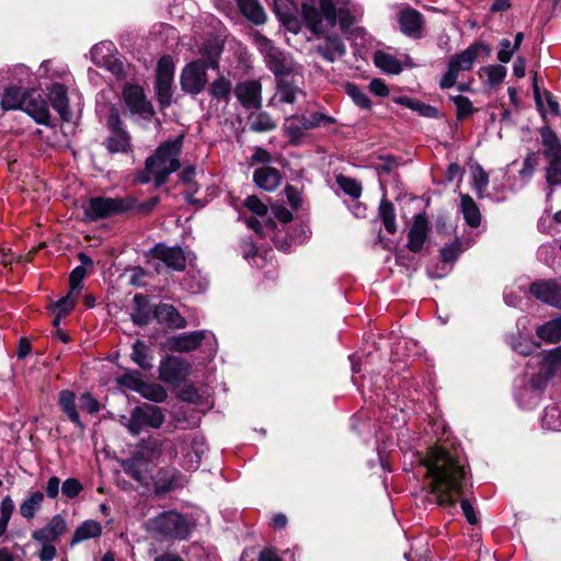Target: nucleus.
Returning a JSON list of instances; mask_svg holds the SVG:
<instances>
[{"mask_svg":"<svg viewBox=\"0 0 561 561\" xmlns=\"http://www.w3.org/2000/svg\"><path fill=\"white\" fill-rule=\"evenodd\" d=\"M419 461L425 469L424 480L431 501L442 507H454L463 492L466 459L457 450L434 446Z\"/></svg>","mask_w":561,"mask_h":561,"instance_id":"f257e3e1","label":"nucleus"},{"mask_svg":"<svg viewBox=\"0 0 561 561\" xmlns=\"http://www.w3.org/2000/svg\"><path fill=\"white\" fill-rule=\"evenodd\" d=\"M318 8L302 3L301 12L307 27L314 34H322L336 24L347 32L362 15L359 7L352 0H318Z\"/></svg>","mask_w":561,"mask_h":561,"instance_id":"f03ea898","label":"nucleus"},{"mask_svg":"<svg viewBox=\"0 0 561 561\" xmlns=\"http://www.w3.org/2000/svg\"><path fill=\"white\" fill-rule=\"evenodd\" d=\"M182 145V136L161 144L154 154L147 158L146 168L139 174L138 180L141 183L153 182L156 186L165 183L169 175L180 169L179 157Z\"/></svg>","mask_w":561,"mask_h":561,"instance_id":"7ed1b4c3","label":"nucleus"},{"mask_svg":"<svg viewBox=\"0 0 561 561\" xmlns=\"http://www.w3.org/2000/svg\"><path fill=\"white\" fill-rule=\"evenodd\" d=\"M482 50L486 53L490 51L485 45L474 43L460 54L454 55L448 61L447 70L439 81V87L442 89H449L454 87L459 73L461 71H469Z\"/></svg>","mask_w":561,"mask_h":561,"instance_id":"20e7f679","label":"nucleus"},{"mask_svg":"<svg viewBox=\"0 0 561 561\" xmlns=\"http://www.w3.org/2000/svg\"><path fill=\"white\" fill-rule=\"evenodd\" d=\"M150 531L159 534L163 537L174 539H186L191 533L188 520L174 511L163 512L151 518L148 523Z\"/></svg>","mask_w":561,"mask_h":561,"instance_id":"39448f33","label":"nucleus"},{"mask_svg":"<svg viewBox=\"0 0 561 561\" xmlns=\"http://www.w3.org/2000/svg\"><path fill=\"white\" fill-rule=\"evenodd\" d=\"M130 207L131 201L119 197H92L82 206L84 217L89 221H96L122 214Z\"/></svg>","mask_w":561,"mask_h":561,"instance_id":"423d86ee","label":"nucleus"},{"mask_svg":"<svg viewBox=\"0 0 561 561\" xmlns=\"http://www.w3.org/2000/svg\"><path fill=\"white\" fill-rule=\"evenodd\" d=\"M259 51L263 55L267 68L278 78L293 70L291 58L261 34L254 35Z\"/></svg>","mask_w":561,"mask_h":561,"instance_id":"0eeeda50","label":"nucleus"},{"mask_svg":"<svg viewBox=\"0 0 561 561\" xmlns=\"http://www.w3.org/2000/svg\"><path fill=\"white\" fill-rule=\"evenodd\" d=\"M165 420L162 410L152 404H144L133 410L126 424L133 435H139L146 427L159 428Z\"/></svg>","mask_w":561,"mask_h":561,"instance_id":"6e6552de","label":"nucleus"},{"mask_svg":"<svg viewBox=\"0 0 561 561\" xmlns=\"http://www.w3.org/2000/svg\"><path fill=\"white\" fill-rule=\"evenodd\" d=\"M159 450L151 446H144L130 458L122 462L124 471L137 482L144 483L150 472V462L158 458Z\"/></svg>","mask_w":561,"mask_h":561,"instance_id":"1a4fd4ad","label":"nucleus"},{"mask_svg":"<svg viewBox=\"0 0 561 561\" xmlns=\"http://www.w3.org/2000/svg\"><path fill=\"white\" fill-rule=\"evenodd\" d=\"M206 449L205 439L201 435L190 434L176 439V453L181 451L183 454V466L187 470L198 468Z\"/></svg>","mask_w":561,"mask_h":561,"instance_id":"9d476101","label":"nucleus"},{"mask_svg":"<svg viewBox=\"0 0 561 561\" xmlns=\"http://www.w3.org/2000/svg\"><path fill=\"white\" fill-rule=\"evenodd\" d=\"M174 62L170 56H162L156 69V90L158 101L162 106L171 103Z\"/></svg>","mask_w":561,"mask_h":561,"instance_id":"9b49d317","label":"nucleus"},{"mask_svg":"<svg viewBox=\"0 0 561 561\" xmlns=\"http://www.w3.org/2000/svg\"><path fill=\"white\" fill-rule=\"evenodd\" d=\"M207 68L206 62L202 61V59L187 64L182 70L180 78L182 90L191 94L202 92L207 82Z\"/></svg>","mask_w":561,"mask_h":561,"instance_id":"f8f14e48","label":"nucleus"},{"mask_svg":"<svg viewBox=\"0 0 561 561\" xmlns=\"http://www.w3.org/2000/svg\"><path fill=\"white\" fill-rule=\"evenodd\" d=\"M115 51L114 43L104 41L93 46L91 58L96 66L105 68L115 76H121L124 71V65L116 58Z\"/></svg>","mask_w":561,"mask_h":561,"instance_id":"ddd939ff","label":"nucleus"},{"mask_svg":"<svg viewBox=\"0 0 561 561\" xmlns=\"http://www.w3.org/2000/svg\"><path fill=\"white\" fill-rule=\"evenodd\" d=\"M191 364L183 358L168 355L159 365V378L164 383L174 385L191 375Z\"/></svg>","mask_w":561,"mask_h":561,"instance_id":"4468645a","label":"nucleus"},{"mask_svg":"<svg viewBox=\"0 0 561 561\" xmlns=\"http://www.w3.org/2000/svg\"><path fill=\"white\" fill-rule=\"evenodd\" d=\"M530 294L543 304L561 309V284L542 279L534 282L529 287Z\"/></svg>","mask_w":561,"mask_h":561,"instance_id":"2eb2a0df","label":"nucleus"},{"mask_svg":"<svg viewBox=\"0 0 561 561\" xmlns=\"http://www.w3.org/2000/svg\"><path fill=\"white\" fill-rule=\"evenodd\" d=\"M21 110L33 117L38 124H48L49 122L48 104L35 90L26 91Z\"/></svg>","mask_w":561,"mask_h":561,"instance_id":"dca6fc26","label":"nucleus"},{"mask_svg":"<svg viewBox=\"0 0 561 561\" xmlns=\"http://www.w3.org/2000/svg\"><path fill=\"white\" fill-rule=\"evenodd\" d=\"M207 331H195L167 339L164 347L170 352H192L206 339Z\"/></svg>","mask_w":561,"mask_h":561,"instance_id":"f3484780","label":"nucleus"},{"mask_svg":"<svg viewBox=\"0 0 561 561\" xmlns=\"http://www.w3.org/2000/svg\"><path fill=\"white\" fill-rule=\"evenodd\" d=\"M108 127L111 130V135L106 140V148L112 153L117 152H126L128 151L129 136L128 134L121 127L119 117L115 114H112L108 118Z\"/></svg>","mask_w":561,"mask_h":561,"instance_id":"a211bd4d","label":"nucleus"},{"mask_svg":"<svg viewBox=\"0 0 561 561\" xmlns=\"http://www.w3.org/2000/svg\"><path fill=\"white\" fill-rule=\"evenodd\" d=\"M123 96L127 107L131 113L150 116L152 114V106L146 100L144 91L140 87L127 84L124 88Z\"/></svg>","mask_w":561,"mask_h":561,"instance_id":"6ab92c4d","label":"nucleus"},{"mask_svg":"<svg viewBox=\"0 0 561 561\" xmlns=\"http://www.w3.org/2000/svg\"><path fill=\"white\" fill-rule=\"evenodd\" d=\"M261 83L255 80L241 82L234 90L237 99L245 108H259L261 106Z\"/></svg>","mask_w":561,"mask_h":561,"instance_id":"aec40b11","label":"nucleus"},{"mask_svg":"<svg viewBox=\"0 0 561 561\" xmlns=\"http://www.w3.org/2000/svg\"><path fill=\"white\" fill-rule=\"evenodd\" d=\"M314 49L319 56L329 62H334L346 54V46L339 35L325 36Z\"/></svg>","mask_w":561,"mask_h":561,"instance_id":"412c9836","label":"nucleus"},{"mask_svg":"<svg viewBox=\"0 0 561 561\" xmlns=\"http://www.w3.org/2000/svg\"><path fill=\"white\" fill-rule=\"evenodd\" d=\"M153 256L164 263L168 267L175 271H183L186 265V257L181 248H169L163 244H157L152 250Z\"/></svg>","mask_w":561,"mask_h":561,"instance_id":"4be33fe9","label":"nucleus"},{"mask_svg":"<svg viewBox=\"0 0 561 561\" xmlns=\"http://www.w3.org/2000/svg\"><path fill=\"white\" fill-rule=\"evenodd\" d=\"M67 529L66 519L61 515H55L46 526L32 534L34 540L46 543L56 541Z\"/></svg>","mask_w":561,"mask_h":561,"instance_id":"5701e85b","label":"nucleus"},{"mask_svg":"<svg viewBox=\"0 0 561 561\" xmlns=\"http://www.w3.org/2000/svg\"><path fill=\"white\" fill-rule=\"evenodd\" d=\"M401 32L410 37L419 38L423 28V16L414 9H405L398 15Z\"/></svg>","mask_w":561,"mask_h":561,"instance_id":"b1692460","label":"nucleus"},{"mask_svg":"<svg viewBox=\"0 0 561 561\" xmlns=\"http://www.w3.org/2000/svg\"><path fill=\"white\" fill-rule=\"evenodd\" d=\"M153 317L159 323L170 329H184L187 324L184 317L169 304H160L154 308Z\"/></svg>","mask_w":561,"mask_h":561,"instance_id":"393cba45","label":"nucleus"},{"mask_svg":"<svg viewBox=\"0 0 561 561\" xmlns=\"http://www.w3.org/2000/svg\"><path fill=\"white\" fill-rule=\"evenodd\" d=\"M428 222L423 214L414 217L413 225L408 234V248L412 252H419L427 238Z\"/></svg>","mask_w":561,"mask_h":561,"instance_id":"a878e982","label":"nucleus"},{"mask_svg":"<svg viewBox=\"0 0 561 561\" xmlns=\"http://www.w3.org/2000/svg\"><path fill=\"white\" fill-rule=\"evenodd\" d=\"M48 98L54 110L59 114L62 121L71 118L67 89L60 83H54L48 88Z\"/></svg>","mask_w":561,"mask_h":561,"instance_id":"bb28decb","label":"nucleus"},{"mask_svg":"<svg viewBox=\"0 0 561 561\" xmlns=\"http://www.w3.org/2000/svg\"><path fill=\"white\" fill-rule=\"evenodd\" d=\"M539 133L546 160L561 158V141L557 134L549 126L541 127Z\"/></svg>","mask_w":561,"mask_h":561,"instance_id":"cd10ccee","label":"nucleus"},{"mask_svg":"<svg viewBox=\"0 0 561 561\" xmlns=\"http://www.w3.org/2000/svg\"><path fill=\"white\" fill-rule=\"evenodd\" d=\"M253 180L259 187L273 191L280 184L282 178L276 169L265 165L255 170Z\"/></svg>","mask_w":561,"mask_h":561,"instance_id":"c85d7f7f","label":"nucleus"},{"mask_svg":"<svg viewBox=\"0 0 561 561\" xmlns=\"http://www.w3.org/2000/svg\"><path fill=\"white\" fill-rule=\"evenodd\" d=\"M460 209L463 215L466 222L472 227L477 228L481 224V213L473 201V198L468 194L460 195Z\"/></svg>","mask_w":561,"mask_h":561,"instance_id":"c756f323","label":"nucleus"},{"mask_svg":"<svg viewBox=\"0 0 561 561\" xmlns=\"http://www.w3.org/2000/svg\"><path fill=\"white\" fill-rule=\"evenodd\" d=\"M540 368L545 371V379L551 378L561 369V346L545 351L541 354Z\"/></svg>","mask_w":561,"mask_h":561,"instance_id":"7c9ffc66","label":"nucleus"},{"mask_svg":"<svg viewBox=\"0 0 561 561\" xmlns=\"http://www.w3.org/2000/svg\"><path fill=\"white\" fill-rule=\"evenodd\" d=\"M242 14L254 24H263L266 14L257 0H237Z\"/></svg>","mask_w":561,"mask_h":561,"instance_id":"2f4dec72","label":"nucleus"},{"mask_svg":"<svg viewBox=\"0 0 561 561\" xmlns=\"http://www.w3.org/2000/svg\"><path fill=\"white\" fill-rule=\"evenodd\" d=\"M308 129L305 116H291L284 124V130L293 144H298Z\"/></svg>","mask_w":561,"mask_h":561,"instance_id":"473e14b6","label":"nucleus"},{"mask_svg":"<svg viewBox=\"0 0 561 561\" xmlns=\"http://www.w3.org/2000/svg\"><path fill=\"white\" fill-rule=\"evenodd\" d=\"M26 90L18 87H9L3 91L1 107L3 111L21 110Z\"/></svg>","mask_w":561,"mask_h":561,"instance_id":"72a5a7b5","label":"nucleus"},{"mask_svg":"<svg viewBox=\"0 0 561 561\" xmlns=\"http://www.w3.org/2000/svg\"><path fill=\"white\" fill-rule=\"evenodd\" d=\"M102 533V526L99 522L89 519L83 522L75 531L71 539V545H77L81 541L96 538Z\"/></svg>","mask_w":561,"mask_h":561,"instance_id":"f704fd0d","label":"nucleus"},{"mask_svg":"<svg viewBox=\"0 0 561 561\" xmlns=\"http://www.w3.org/2000/svg\"><path fill=\"white\" fill-rule=\"evenodd\" d=\"M539 339L548 343H558L561 341V317L552 319L536 330Z\"/></svg>","mask_w":561,"mask_h":561,"instance_id":"c9c22d12","label":"nucleus"},{"mask_svg":"<svg viewBox=\"0 0 561 561\" xmlns=\"http://www.w3.org/2000/svg\"><path fill=\"white\" fill-rule=\"evenodd\" d=\"M221 50L218 39L209 38L205 41L199 49L201 55L204 57L202 61H205L208 68H217Z\"/></svg>","mask_w":561,"mask_h":561,"instance_id":"e433bc0d","label":"nucleus"},{"mask_svg":"<svg viewBox=\"0 0 561 561\" xmlns=\"http://www.w3.org/2000/svg\"><path fill=\"white\" fill-rule=\"evenodd\" d=\"M136 310L131 314V320L137 325H146L151 319V310L149 308L148 298L145 295L137 294L134 297Z\"/></svg>","mask_w":561,"mask_h":561,"instance_id":"4c0bfd02","label":"nucleus"},{"mask_svg":"<svg viewBox=\"0 0 561 561\" xmlns=\"http://www.w3.org/2000/svg\"><path fill=\"white\" fill-rule=\"evenodd\" d=\"M76 396L70 390H62L59 393V404L61 410L67 414L69 420L77 424L79 427H83L79 413L76 409L75 402Z\"/></svg>","mask_w":561,"mask_h":561,"instance_id":"58836bf2","label":"nucleus"},{"mask_svg":"<svg viewBox=\"0 0 561 561\" xmlns=\"http://www.w3.org/2000/svg\"><path fill=\"white\" fill-rule=\"evenodd\" d=\"M374 62L383 72H387L390 75H398L402 71V66H401L400 60L388 53H383V51L375 53Z\"/></svg>","mask_w":561,"mask_h":561,"instance_id":"ea45409f","label":"nucleus"},{"mask_svg":"<svg viewBox=\"0 0 561 561\" xmlns=\"http://www.w3.org/2000/svg\"><path fill=\"white\" fill-rule=\"evenodd\" d=\"M44 494L39 491L32 492L20 505V514L26 519H33L42 507Z\"/></svg>","mask_w":561,"mask_h":561,"instance_id":"a19ab883","label":"nucleus"},{"mask_svg":"<svg viewBox=\"0 0 561 561\" xmlns=\"http://www.w3.org/2000/svg\"><path fill=\"white\" fill-rule=\"evenodd\" d=\"M131 359L142 369H151L152 367L151 351L140 340L133 344Z\"/></svg>","mask_w":561,"mask_h":561,"instance_id":"79ce46f5","label":"nucleus"},{"mask_svg":"<svg viewBox=\"0 0 561 561\" xmlns=\"http://www.w3.org/2000/svg\"><path fill=\"white\" fill-rule=\"evenodd\" d=\"M250 128L254 131H270L276 127V123L270 114L265 112L252 113L249 116Z\"/></svg>","mask_w":561,"mask_h":561,"instance_id":"37998d69","label":"nucleus"},{"mask_svg":"<svg viewBox=\"0 0 561 561\" xmlns=\"http://www.w3.org/2000/svg\"><path fill=\"white\" fill-rule=\"evenodd\" d=\"M379 217L387 232L392 234L397 231L396 214L391 202L387 199L381 201L379 205Z\"/></svg>","mask_w":561,"mask_h":561,"instance_id":"c03bdc74","label":"nucleus"},{"mask_svg":"<svg viewBox=\"0 0 561 561\" xmlns=\"http://www.w3.org/2000/svg\"><path fill=\"white\" fill-rule=\"evenodd\" d=\"M298 94H302V91L299 88L293 85L291 83L283 79L278 80L276 95L278 96L280 102L291 104L296 101Z\"/></svg>","mask_w":561,"mask_h":561,"instance_id":"a18cd8bd","label":"nucleus"},{"mask_svg":"<svg viewBox=\"0 0 561 561\" xmlns=\"http://www.w3.org/2000/svg\"><path fill=\"white\" fill-rule=\"evenodd\" d=\"M138 393L153 402H163L168 397L167 391L162 386L157 383H147L145 381L142 382Z\"/></svg>","mask_w":561,"mask_h":561,"instance_id":"49530a36","label":"nucleus"},{"mask_svg":"<svg viewBox=\"0 0 561 561\" xmlns=\"http://www.w3.org/2000/svg\"><path fill=\"white\" fill-rule=\"evenodd\" d=\"M213 98L227 102L231 94V82L225 77L216 79L209 89Z\"/></svg>","mask_w":561,"mask_h":561,"instance_id":"de8ad7c7","label":"nucleus"},{"mask_svg":"<svg viewBox=\"0 0 561 561\" xmlns=\"http://www.w3.org/2000/svg\"><path fill=\"white\" fill-rule=\"evenodd\" d=\"M336 182L339 187L352 198L356 199L360 196L362 186L356 180L341 175L336 178Z\"/></svg>","mask_w":561,"mask_h":561,"instance_id":"09e8293b","label":"nucleus"},{"mask_svg":"<svg viewBox=\"0 0 561 561\" xmlns=\"http://www.w3.org/2000/svg\"><path fill=\"white\" fill-rule=\"evenodd\" d=\"M345 90L348 96L357 106L362 108L370 107V100L368 95L363 90H360L356 84L347 83L345 85Z\"/></svg>","mask_w":561,"mask_h":561,"instance_id":"8fccbe9b","label":"nucleus"},{"mask_svg":"<svg viewBox=\"0 0 561 561\" xmlns=\"http://www.w3.org/2000/svg\"><path fill=\"white\" fill-rule=\"evenodd\" d=\"M546 170V180L550 186L561 184V158L550 159Z\"/></svg>","mask_w":561,"mask_h":561,"instance_id":"3c124183","label":"nucleus"},{"mask_svg":"<svg viewBox=\"0 0 561 561\" xmlns=\"http://www.w3.org/2000/svg\"><path fill=\"white\" fill-rule=\"evenodd\" d=\"M142 382L144 380L141 379L140 374L138 371H127L117 378V383L121 387L128 388L136 392H139Z\"/></svg>","mask_w":561,"mask_h":561,"instance_id":"603ef678","label":"nucleus"},{"mask_svg":"<svg viewBox=\"0 0 561 561\" xmlns=\"http://www.w3.org/2000/svg\"><path fill=\"white\" fill-rule=\"evenodd\" d=\"M454 104L457 108V117L458 119H463L468 117L473 112V106L471 101L463 95H456L451 98Z\"/></svg>","mask_w":561,"mask_h":561,"instance_id":"864d4df0","label":"nucleus"},{"mask_svg":"<svg viewBox=\"0 0 561 561\" xmlns=\"http://www.w3.org/2000/svg\"><path fill=\"white\" fill-rule=\"evenodd\" d=\"M561 417V411L558 408L551 407L547 408L545 410V414L542 416V426L552 430V431H560L561 430V423L557 424L554 420Z\"/></svg>","mask_w":561,"mask_h":561,"instance_id":"5fc2aeb1","label":"nucleus"},{"mask_svg":"<svg viewBox=\"0 0 561 561\" xmlns=\"http://www.w3.org/2000/svg\"><path fill=\"white\" fill-rule=\"evenodd\" d=\"M489 184V176L486 172L480 167L472 170V185L479 195L486 188Z\"/></svg>","mask_w":561,"mask_h":561,"instance_id":"6e6d98bb","label":"nucleus"},{"mask_svg":"<svg viewBox=\"0 0 561 561\" xmlns=\"http://www.w3.org/2000/svg\"><path fill=\"white\" fill-rule=\"evenodd\" d=\"M78 294L76 291H71L65 296L61 297L56 302V309L58 310V316H66L75 307L77 301Z\"/></svg>","mask_w":561,"mask_h":561,"instance_id":"4d7b16f0","label":"nucleus"},{"mask_svg":"<svg viewBox=\"0 0 561 561\" xmlns=\"http://www.w3.org/2000/svg\"><path fill=\"white\" fill-rule=\"evenodd\" d=\"M83 490L81 482L78 479L69 478L64 481L61 485L62 494L68 499H75Z\"/></svg>","mask_w":561,"mask_h":561,"instance_id":"13d9d810","label":"nucleus"},{"mask_svg":"<svg viewBox=\"0 0 561 561\" xmlns=\"http://www.w3.org/2000/svg\"><path fill=\"white\" fill-rule=\"evenodd\" d=\"M87 275V271L83 266H77L72 270L69 276V285L71 291H76L77 294L82 288V280L84 279Z\"/></svg>","mask_w":561,"mask_h":561,"instance_id":"bf43d9fd","label":"nucleus"},{"mask_svg":"<svg viewBox=\"0 0 561 561\" xmlns=\"http://www.w3.org/2000/svg\"><path fill=\"white\" fill-rule=\"evenodd\" d=\"M275 12L283 22H286L293 14L294 3L291 0H274Z\"/></svg>","mask_w":561,"mask_h":561,"instance_id":"052dcab7","label":"nucleus"},{"mask_svg":"<svg viewBox=\"0 0 561 561\" xmlns=\"http://www.w3.org/2000/svg\"><path fill=\"white\" fill-rule=\"evenodd\" d=\"M305 122L309 129L319 127L321 125H329L334 123V118L323 114V113H313L309 117L305 116Z\"/></svg>","mask_w":561,"mask_h":561,"instance_id":"680f3d73","label":"nucleus"},{"mask_svg":"<svg viewBox=\"0 0 561 561\" xmlns=\"http://www.w3.org/2000/svg\"><path fill=\"white\" fill-rule=\"evenodd\" d=\"M538 165V158L537 154L531 152L528 153L523 162V168L519 171V174L523 179H528L533 175L535 169Z\"/></svg>","mask_w":561,"mask_h":561,"instance_id":"e2e57ef3","label":"nucleus"},{"mask_svg":"<svg viewBox=\"0 0 561 561\" xmlns=\"http://www.w3.org/2000/svg\"><path fill=\"white\" fill-rule=\"evenodd\" d=\"M80 407L82 410L87 411L90 414L96 413L100 411V403L98 400L89 392L81 394L80 397Z\"/></svg>","mask_w":561,"mask_h":561,"instance_id":"0e129e2a","label":"nucleus"},{"mask_svg":"<svg viewBox=\"0 0 561 561\" xmlns=\"http://www.w3.org/2000/svg\"><path fill=\"white\" fill-rule=\"evenodd\" d=\"M488 79L492 84L500 83L506 76V69L503 66H490L486 68Z\"/></svg>","mask_w":561,"mask_h":561,"instance_id":"69168bd1","label":"nucleus"},{"mask_svg":"<svg viewBox=\"0 0 561 561\" xmlns=\"http://www.w3.org/2000/svg\"><path fill=\"white\" fill-rule=\"evenodd\" d=\"M244 205L251 211H253L254 214H256L259 216H264L267 213L266 205L262 201H260L256 196H249L245 199Z\"/></svg>","mask_w":561,"mask_h":561,"instance_id":"338daca9","label":"nucleus"},{"mask_svg":"<svg viewBox=\"0 0 561 561\" xmlns=\"http://www.w3.org/2000/svg\"><path fill=\"white\" fill-rule=\"evenodd\" d=\"M459 254V245L458 243H453L449 245L444 247L440 250V256L443 262L445 263H451L454 262Z\"/></svg>","mask_w":561,"mask_h":561,"instance_id":"774afa93","label":"nucleus"}]
</instances>
